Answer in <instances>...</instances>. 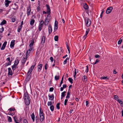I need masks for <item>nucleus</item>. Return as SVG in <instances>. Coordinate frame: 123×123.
Segmentation results:
<instances>
[{
    "label": "nucleus",
    "mask_w": 123,
    "mask_h": 123,
    "mask_svg": "<svg viewBox=\"0 0 123 123\" xmlns=\"http://www.w3.org/2000/svg\"><path fill=\"white\" fill-rule=\"evenodd\" d=\"M24 97L25 104L27 105H29L30 103L31 99L26 91L24 93Z\"/></svg>",
    "instance_id": "nucleus-1"
},
{
    "label": "nucleus",
    "mask_w": 123,
    "mask_h": 123,
    "mask_svg": "<svg viewBox=\"0 0 123 123\" xmlns=\"http://www.w3.org/2000/svg\"><path fill=\"white\" fill-rule=\"evenodd\" d=\"M39 116L40 121L41 122H43L45 119L44 114L41 107L39 109Z\"/></svg>",
    "instance_id": "nucleus-2"
},
{
    "label": "nucleus",
    "mask_w": 123,
    "mask_h": 123,
    "mask_svg": "<svg viewBox=\"0 0 123 123\" xmlns=\"http://www.w3.org/2000/svg\"><path fill=\"white\" fill-rule=\"evenodd\" d=\"M85 21L86 26L87 27L89 26L91 23V20L89 18H86L85 19Z\"/></svg>",
    "instance_id": "nucleus-3"
},
{
    "label": "nucleus",
    "mask_w": 123,
    "mask_h": 123,
    "mask_svg": "<svg viewBox=\"0 0 123 123\" xmlns=\"http://www.w3.org/2000/svg\"><path fill=\"white\" fill-rule=\"evenodd\" d=\"M31 11V5H29L27 7L26 12L27 16H29L30 15Z\"/></svg>",
    "instance_id": "nucleus-4"
},
{
    "label": "nucleus",
    "mask_w": 123,
    "mask_h": 123,
    "mask_svg": "<svg viewBox=\"0 0 123 123\" xmlns=\"http://www.w3.org/2000/svg\"><path fill=\"white\" fill-rule=\"evenodd\" d=\"M116 100L120 105L121 106H123V102L119 98L117 95H116Z\"/></svg>",
    "instance_id": "nucleus-5"
},
{
    "label": "nucleus",
    "mask_w": 123,
    "mask_h": 123,
    "mask_svg": "<svg viewBox=\"0 0 123 123\" xmlns=\"http://www.w3.org/2000/svg\"><path fill=\"white\" fill-rule=\"evenodd\" d=\"M44 23V22L43 20L41 21L38 26L39 30V31H41L42 28L43 27Z\"/></svg>",
    "instance_id": "nucleus-6"
},
{
    "label": "nucleus",
    "mask_w": 123,
    "mask_h": 123,
    "mask_svg": "<svg viewBox=\"0 0 123 123\" xmlns=\"http://www.w3.org/2000/svg\"><path fill=\"white\" fill-rule=\"evenodd\" d=\"M35 65L36 64H35L34 65H32L30 67L27 73V74H28L29 75L31 74Z\"/></svg>",
    "instance_id": "nucleus-7"
},
{
    "label": "nucleus",
    "mask_w": 123,
    "mask_h": 123,
    "mask_svg": "<svg viewBox=\"0 0 123 123\" xmlns=\"http://www.w3.org/2000/svg\"><path fill=\"white\" fill-rule=\"evenodd\" d=\"M46 6L47 7L46 12L48 15H49L50 14V10L49 6L47 4L46 5Z\"/></svg>",
    "instance_id": "nucleus-8"
},
{
    "label": "nucleus",
    "mask_w": 123,
    "mask_h": 123,
    "mask_svg": "<svg viewBox=\"0 0 123 123\" xmlns=\"http://www.w3.org/2000/svg\"><path fill=\"white\" fill-rule=\"evenodd\" d=\"M113 8V7L112 6L109 7L107 8L106 11V13L107 14L110 13L112 10Z\"/></svg>",
    "instance_id": "nucleus-9"
},
{
    "label": "nucleus",
    "mask_w": 123,
    "mask_h": 123,
    "mask_svg": "<svg viewBox=\"0 0 123 123\" xmlns=\"http://www.w3.org/2000/svg\"><path fill=\"white\" fill-rule=\"evenodd\" d=\"M90 31V29L89 28H88L86 29V31L85 35L83 36V37L84 39H85L87 37V36Z\"/></svg>",
    "instance_id": "nucleus-10"
},
{
    "label": "nucleus",
    "mask_w": 123,
    "mask_h": 123,
    "mask_svg": "<svg viewBox=\"0 0 123 123\" xmlns=\"http://www.w3.org/2000/svg\"><path fill=\"white\" fill-rule=\"evenodd\" d=\"M6 61H9V62H8L6 63V66H7L9 65H11V63H12V60H11V61L10 60V57H7L6 58Z\"/></svg>",
    "instance_id": "nucleus-11"
},
{
    "label": "nucleus",
    "mask_w": 123,
    "mask_h": 123,
    "mask_svg": "<svg viewBox=\"0 0 123 123\" xmlns=\"http://www.w3.org/2000/svg\"><path fill=\"white\" fill-rule=\"evenodd\" d=\"M11 2V1L8 0H5V5L6 7L9 6V4Z\"/></svg>",
    "instance_id": "nucleus-12"
},
{
    "label": "nucleus",
    "mask_w": 123,
    "mask_h": 123,
    "mask_svg": "<svg viewBox=\"0 0 123 123\" xmlns=\"http://www.w3.org/2000/svg\"><path fill=\"white\" fill-rule=\"evenodd\" d=\"M7 42L6 41L3 44L1 48L0 49L1 50H3L5 49V47L7 44Z\"/></svg>",
    "instance_id": "nucleus-13"
},
{
    "label": "nucleus",
    "mask_w": 123,
    "mask_h": 123,
    "mask_svg": "<svg viewBox=\"0 0 123 123\" xmlns=\"http://www.w3.org/2000/svg\"><path fill=\"white\" fill-rule=\"evenodd\" d=\"M43 65L42 64H40L38 65L37 66V71L38 72H40L42 68Z\"/></svg>",
    "instance_id": "nucleus-14"
},
{
    "label": "nucleus",
    "mask_w": 123,
    "mask_h": 123,
    "mask_svg": "<svg viewBox=\"0 0 123 123\" xmlns=\"http://www.w3.org/2000/svg\"><path fill=\"white\" fill-rule=\"evenodd\" d=\"M27 59L25 58L24 56L22 59L21 60V63L22 64V65H25V63Z\"/></svg>",
    "instance_id": "nucleus-15"
},
{
    "label": "nucleus",
    "mask_w": 123,
    "mask_h": 123,
    "mask_svg": "<svg viewBox=\"0 0 123 123\" xmlns=\"http://www.w3.org/2000/svg\"><path fill=\"white\" fill-rule=\"evenodd\" d=\"M15 40H14L12 41L10 44V47L11 48H13L15 44Z\"/></svg>",
    "instance_id": "nucleus-16"
},
{
    "label": "nucleus",
    "mask_w": 123,
    "mask_h": 123,
    "mask_svg": "<svg viewBox=\"0 0 123 123\" xmlns=\"http://www.w3.org/2000/svg\"><path fill=\"white\" fill-rule=\"evenodd\" d=\"M8 75L12 76L13 74V73L11 68H8Z\"/></svg>",
    "instance_id": "nucleus-17"
},
{
    "label": "nucleus",
    "mask_w": 123,
    "mask_h": 123,
    "mask_svg": "<svg viewBox=\"0 0 123 123\" xmlns=\"http://www.w3.org/2000/svg\"><path fill=\"white\" fill-rule=\"evenodd\" d=\"M48 31L49 34H50L52 32V28L51 25H49L48 27Z\"/></svg>",
    "instance_id": "nucleus-18"
},
{
    "label": "nucleus",
    "mask_w": 123,
    "mask_h": 123,
    "mask_svg": "<svg viewBox=\"0 0 123 123\" xmlns=\"http://www.w3.org/2000/svg\"><path fill=\"white\" fill-rule=\"evenodd\" d=\"M49 99L51 100H53L54 98V95L53 94H52L51 95H48Z\"/></svg>",
    "instance_id": "nucleus-19"
},
{
    "label": "nucleus",
    "mask_w": 123,
    "mask_h": 123,
    "mask_svg": "<svg viewBox=\"0 0 123 123\" xmlns=\"http://www.w3.org/2000/svg\"><path fill=\"white\" fill-rule=\"evenodd\" d=\"M41 43H44L45 41V37L44 36H43L41 37Z\"/></svg>",
    "instance_id": "nucleus-20"
},
{
    "label": "nucleus",
    "mask_w": 123,
    "mask_h": 123,
    "mask_svg": "<svg viewBox=\"0 0 123 123\" xmlns=\"http://www.w3.org/2000/svg\"><path fill=\"white\" fill-rule=\"evenodd\" d=\"M32 119L33 122H34L35 120V115L34 112L32 113L31 115Z\"/></svg>",
    "instance_id": "nucleus-21"
},
{
    "label": "nucleus",
    "mask_w": 123,
    "mask_h": 123,
    "mask_svg": "<svg viewBox=\"0 0 123 123\" xmlns=\"http://www.w3.org/2000/svg\"><path fill=\"white\" fill-rule=\"evenodd\" d=\"M78 70L76 69V68H75L74 73V79H75L76 78V76L77 74V73H78Z\"/></svg>",
    "instance_id": "nucleus-22"
},
{
    "label": "nucleus",
    "mask_w": 123,
    "mask_h": 123,
    "mask_svg": "<svg viewBox=\"0 0 123 123\" xmlns=\"http://www.w3.org/2000/svg\"><path fill=\"white\" fill-rule=\"evenodd\" d=\"M34 43V41L33 39L31 40L29 44L30 47H32Z\"/></svg>",
    "instance_id": "nucleus-23"
},
{
    "label": "nucleus",
    "mask_w": 123,
    "mask_h": 123,
    "mask_svg": "<svg viewBox=\"0 0 123 123\" xmlns=\"http://www.w3.org/2000/svg\"><path fill=\"white\" fill-rule=\"evenodd\" d=\"M82 79L84 82H86L87 81V77L86 76H84L82 77Z\"/></svg>",
    "instance_id": "nucleus-24"
},
{
    "label": "nucleus",
    "mask_w": 123,
    "mask_h": 123,
    "mask_svg": "<svg viewBox=\"0 0 123 123\" xmlns=\"http://www.w3.org/2000/svg\"><path fill=\"white\" fill-rule=\"evenodd\" d=\"M69 57H67L63 62V64L64 65L66 64L68 61H69Z\"/></svg>",
    "instance_id": "nucleus-25"
},
{
    "label": "nucleus",
    "mask_w": 123,
    "mask_h": 123,
    "mask_svg": "<svg viewBox=\"0 0 123 123\" xmlns=\"http://www.w3.org/2000/svg\"><path fill=\"white\" fill-rule=\"evenodd\" d=\"M14 7L12 8L13 9L16 10L18 8V6L15 3L14 4Z\"/></svg>",
    "instance_id": "nucleus-26"
},
{
    "label": "nucleus",
    "mask_w": 123,
    "mask_h": 123,
    "mask_svg": "<svg viewBox=\"0 0 123 123\" xmlns=\"http://www.w3.org/2000/svg\"><path fill=\"white\" fill-rule=\"evenodd\" d=\"M35 20L34 19H31L30 22V24L32 26L34 25Z\"/></svg>",
    "instance_id": "nucleus-27"
},
{
    "label": "nucleus",
    "mask_w": 123,
    "mask_h": 123,
    "mask_svg": "<svg viewBox=\"0 0 123 123\" xmlns=\"http://www.w3.org/2000/svg\"><path fill=\"white\" fill-rule=\"evenodd\" d=\"M23 27L20 25H19L18 26L17 29V31L18 32H20V31L22 29Z\"/></svg>",
    "instance_id": "nucleus-28"
},
{
    "label": "nucleus",
    "mask_w": 123,
    "mask_h": 123,
    "mask_svg": "<svg viewBox=\"0 0 123 123\" xmlns=\"http://www.w3.org/2000/svg\"><path fill=\"white\" fill-rule=\"evenodd\" d=\"M17 66V65L14 64L12 66V69L13 71L16 70Z\"/></svg>",
    "instance_id": "nucleus-29"
},
{
    "label": "nucleus",
    "mask_w": 123,
    "mask_h": 123,
    "mask_svg": "<svg viewBox=\"0 0 123 123\" xmlns=\"http://www.w3.org/2000/svg\"><path fill=\"white\" fill-rule=\"evenodd\" d=\"M71 92L68 91L67 93V96L66 97V99L69 98L70 97V93Z\"/></svg>",
    "instance_id": "nucleus-30"
},
{
    "label": "nucleus",
    "mask_w": 123,
    "mask_h": 123,
    "mask_svg": "<svg viewBox=\"0 0 123 123\" xmlns=\"http://www.w3.org/2000/svg\"><path fill=\"white\" fill-rule=\"evenodd\" d=\"M19 62V60L18 59H16L15 61L14 64L17 65Z\"/></svg>",
    "instance_id": "nucleus-31"
},
{
    "label": "nucleus",
    "mask_w": 123,
    "mask_h": 123,
    "mask_svg": "<svg viewBox=\"0 0 123 123\" xmlns=\"http://www.w3.org/2000/svg\"><path fill=\"white\" fill-rule=\"evenodd\" d=\"M27 75L28 76L26 78V81H28L31 78V76L30 75V74H27Z\"/></svg>",
    "instance_id": "nucleus-32"
},
{
    "label": "nucleus",
    "mask_w": 123,
    "mask_h": 123,
    "mask_svg": "<svg viewBox=\"0 0 123 123\" xmlns=\"http://www.w3.org/2000/svg\"><path fill=\"white\" fill-rule=\"evenodd\" d=\"M84 8L85 10H87L88 9L89 7L85 3L84 5Z\"/></svg>",
    "instance_id": "nucleus-33"
},
{
    "label": "nucleus",
    "mask_w": 123,
    "mask_h": 123,
    "mask_svg": "<svg viewBox=\"0 0 123 123\" xmlns=\"http://www.w3.org/2000/svg\"><path fill=\"white\" fill-rule=\"evenodd\" d=\"M46 20H48L49 21H50L51 19V18H50V15H48L47 16L46 18L45 19Z\"/></svg>",
    "instance_id": "nucleus-34"
},
{
    "label": "nucleus",
    "mask_w": 123,
    "mask_h": 123,
    "mask_svg": "<svg viewBox=\"0 0 123 123\" xmlns=\"http://www.w3.org/2000/svg\"><path fill=\"white\" fill-rule=\"evenodd\" d=\"M49 67L47 63H46L45 65L44 68L45 70V71L46 72L48 68Z\"/></svg>",
    "instance_id": "nucleus-35"
},
{
    "label": "nucleus",
    "mask_w": 123,
    "mask_h": 123,
    "mask_svg": "<svg viewBox=\"0 0 123 123\" xmlns=\"http://www.w3.org/2000/svg\"><path fill=\"white\" fill-rule=\"evenodd\" d=\"M6 21L5 20H3L0 23V25H3L6 23Z\"/></svg>",
    "instance_id": "nucleus-36"
},
{
    "label": "nucleus",
    "mask_w": 123,
    "mask_h": 123,
    "mask_svg": "<svg viewBox=\"0 0 123 123\" xmlns=\"http://www.w3.org/2000/svg\"><path fill=\"white\" fill-rule=\"evenodd\" d=\"M54 106L53 105H52L50 106V108L51 111L53 112L54 110Z\"/></svg>",
    "instance_id": "nucleus-37"
},
{
    "label": "nucleus",
    "mask_w": 123,
    "mask_h": 123,
    "mask_svg": "<svg viewBox=\"0 0 123 123\" xmlns=\"http://www.w3.org/2000/svg\"><path fill=\"white\" fill-rule=\"evenodd\" d=\"M49 21L46 20V19H45V20L44 22V24L45 25H48Z\"/></svg>",
    "instance_id": "nucleus-38"
},
{
    "label": "nucleus",
    "mask_w": 123,
    "mask_h": 123,
    "mask_svg": "<svg viewBox=\"0 0 123 123\" xmlns=\"http://www.w3.org/2000/svg\"><path fill=\"white\" fill-rule=\"evenodd\" d=\"M68 80L72 84L73 83V79L70 78L69 77L68 78Z\"/></svg>",
    "instance_id": "nucleus-39"
},
{
    "label": "nucleus",
    "mask_w": 123,
    "mask_h": 123,
    "mask_svg": "<svg viewBox=\"0 0 123 123\" xmlns=\"http://www.w3.org/2000/svg\"><path fill=\"white\" fill-rule=\"evenodd\" d=\"M63 78H64V77L63 76L62 77V80L61 81V82L60 83V85H59V87H61V86L62 85V84L63 83Z\"/></svg>",
    "instance_id": "nucleus-40"
},
{
    "label": "nucleus",
    "mask_w": 123,
    "mask_h": 123,
    "mask_svg": "<svg viewBox=\"0 0 123 123\" xmlns=\"http://www.w3.org/2000/svg\"><path fill=\"white\" fill-rule=\"evenodd\" d=\"M60 103H58L57 104L56 106V107L58 110H59L60 108Z\"/></svg>",
    "instance_id": "nucleus-41"
},
{
    "label": "nucleus",
    "mask_w": 123,
    "mask_h": 123,
    "mask_svg": "<svg viewBox=\"0 0 123 123\" xmlns=\"http://www.w3.org/2000/svg\"><path fill=\"white\" fill-rule=\"evenodd\" d=\"M109 78H108L107 77L104 76L101 77V80L102 79H105V80H108L109 79Z\"/></svg>",
    "instance_id": "nucleus-42"
},
{
    "label": "nucleus",
    "mask_w": 123,
    "mask_h": 123,
    "mask_svg": "<svg viewBox=\"0 0 123 123\" xmlns=\"http://www.w3.org/2000/svg\"><path fill=\"white\" fill-rule=\"evenodd\" d=\"M54 40L55 41H57L58 40V37L57 36H55L54 37Z\"/></svg>",
    "instance_id": "nucleus-43"
},
{
    "label": "nucleus",
    "mask_w": 123,
    "mask_h": 123,
    "mask_svg": "<svg viewBox=\"0 0 123 123\" xmlns=\"http://www.w3.org/2000/svg\"><path fill=\"white\" fill-rule=\"evenodd\" d=\"M8 110L10 111H15V108H10Z\"/></svg>",
    "instance_id": "nucleus-44"
},
{
    "label": "nucleus",
    "mask_w": 123,
    "mask_h": 123,
    "mask_svg": "<svg viewBox=\"0 0 123 123\" xmlns=\"http://www.w3.org/2000/svg\"><path fill=\"white\" fill-rule=\"evenodd\" d=\"M59 75H55V79L56 80H58L59 79Z\"/></svg>",
    "instance_id": "nucleus-45"
},
{
    "label": "nucleus",
    "mask_w": 123,
    "mask_h": 123,
    "mask_svg": "<svg viewBox=\"0 0 123 123\" xmlns=\"http://www.w3.org/2000/svg\"><path fill=\"white\" fill-rule=\"evenodd\" d=\"M66 92L65 91H64L62 93L61 96L62 97H64L65 96V93Z\"/></svg>",
    "instance_id": "nucleus-46"
},
{
    "label": "nucleus",
    "mask_w": 123,
    "mask_h": 123,
    "mask_svg": "<svg viewBox=\"0 0 123 123\" xmlns=\"http://www.w3.org/2000/svg\"><path fill=\"white\" fill-rule=\"evenodd\" d=\"M122 41V39L120 38L119 40L118 41V44H121V43Z\"/></svg>",
    "instance_id": "nucleus-47"
},
{
    "label": "nucleus",
    "mask_w": 123,
    "mask_h": 123,
    "mask_svg": "<svg viewBox=\"0 0 123 123\" xmlns=\"http://www.w3.org/2000/svg\"><path fill=\"white\" fill-rule=\"evenodd\" d=\"M40 53V52L39 51L37 50L36 54V56L37 57L39 55Z\"/></svg>",
    "instance_id": "nucleus-48"
},
{
    "label": "nucleus",
    "mask_w": 123,
    "mask_h": 123,
    "mask_svg": "<svg viewBox=\"0 0 123 123\" xmlns=\"http://www.w3.org/2000/svg\"><path fill=\"white\" fill-rule=\"evenodd\" d=\"M54 26L58 27V22L57 21H55Z\"/></svg>",
    "instance_id": "nucleus-49"
},
{
    "label": "nucleus",
    "mask_w": 123,
    "mask_h": 123,
    "mask_svg": "<svg viewBox=\"0 0 123 123\" xmlns=\"http://www.w3.org/2000/svg\"><path fill=\"white\" fill-rule=\"evenodd\" d=\"M52 104L51 101H49L48 102L47 105L48 106H51V105H52Z\"/></svg>",
    "instance_id": "nucleus-50"
},
{
    "label": "nucleus",
    "mask_w": 123,
    "mask_h": 123,
    "mask_svg": "<svg viewBox=\"0 0 123 123\" xmlns=\"http://www.w3.org/2000/svg\"><path fill=\"white\" fill-rule=\"evenodd\" d=\"M8 121L9 122H12V119L10 117H8Z\"/></svg>",
    "instance_id": "nucleus-51"
},
{
    "label": "nucleus",
    "mask_w": 123,
    "mask_h": 123,
    "mask_svg": "<svg viewBox=\"0 0 123 123\" xmlns=\"http://www.w3.org/2000/svg\"><path fill=\"white\" fill-rule=\"evenodd\" d=\"M4 30V28L2 27L0 29V33H2Z\"/></svg>",
    "instance_id": "nucleus-52"
},
{
    "label": "nucleus",
    "mask_w": 123,
    "mask_h": 123,
    "mask_svg": "<svg viewBox=\"0 0 123 123\" xmlns=\"http://www.w3.org/2000/svg\"><path fill=\"white\" fill-rule=\"evenodd\" d=\"M66 46L67 48L68 49V50L69 51V53H70V48L69 45H68L67 43L66 44Z\"/></svg>",
    "instance_id": "nucleus-53"
},
{
    "label": "nucleus",
    "mask_w": 123,
    "mask_h": 123,
    "mask_svg": "<svg viewBox=\"0 0 123 123\" xmlns=\"http://www.w3.org/2000/svg\"><path fill=\"white\" fill-rule=\"evenodd\" d=\"M86 70H85V72L87 73L88 72V66H86Z\"/></svg>",
    "instance_id": "nucleus-54"
},
{
    "label": "nucleus",
    "mask_w": 123,
    "mask_h": 123,
    "mask_svg": "<svg viewBox=\"0 0 123 123\" xmlns=\"http://www.w3.org/2000/svg\"><path fill=\"white\" fill-rule=\"evenodd\" d=\"M68 101V99H67L65 100L64 103V105L65 106H66L67 105V103Z\"/></svg>",
    "instance_id": "nucleus-55"
},
{
    "label": "nucleus",
    "mask_w": 123,
    "mask_h": 123,
    "mask_svg": "<svg viewBox=\"0 0 123 123\" xmlns=\"http://www.w3.org/2000/svg\"><path fill=\"white\" fill-rule=\"evenodd\" d=\"M58 27L57 26H54V32L56 31L57 30Z\"/></svg>",
    "instance_id": "nucleus-56"
},
{
    "label": "nucleus",
    "mask_w": 123,
    "mask_h": 123,
    "mask_svg": "<svg viewBox=\"0 0 123 123\" xmlns=\"http://www.w3.org/2000/svg\"><path fill=\"white\" fill-rule=\"evenodd\" d=\"M54 89L53 87H51L49 89V91L52 92H53V91Z\"/></svg>",
    "instance_id": "nucleus-57"
},
{
    "label": "nucleus",
    "mask_w": 123,
    "mask_h": 123,
    "mask_svg": "<svg viewBox=\"0 0 123 123\" xmlns=\"http://www.w3.org/2000/svg\"><path fill=\"white\" fill-rule=\"evenodd\" d=\"M23 123H28V122L26 119H24L23 121Z\"/></svg>",
    "instance_id": "nucleus-58"
},
{
    "label": "nucleus",
    "mask_w": 123,
    "mask_h": 123,
    "mask_svg": "<svg viewBox=\"0 0 123 123\" xmlns=\"http://www.w3.org/2000/svg\"><path fill=\"white\" fill-rule=\"evenodd\" d=\"M72 85H70L68 87V91L71 92L70 88L72 87Z\"/></svg>",
    "instance_id": "nucleus-59"
},
{
    "label": "nucleus",
    "mask_w": 123,
    "mask_h": 123,
    "mask_svg": "<svg viewBox=\"0 0 123 123\" xmlns=\"http://www.w3.org/2000/svg\"><path fill=\"white\" fill-rule=\"evenodd\" d=\"M50 61H51V62H53V60H54V59H53V57L52 56L50 57Z\"/></svg>",
    "instance_id": "nucleus-60"
},
{
    "label": "nucleus",
    "mask_w": 123,
    "mask_h": 123,
    "mask_svg": "<svg viewBox=\"0 0 123 123\" xmlns=\"http://www.w3.org/2000/svg\"><path fill=\"white\" fill-rule=\"evenodd\" d=\"M67 86L66 84H64L63 85V87L64 88H65Z\"/></svg>",
    "instance_id": "nucleus-61"
},
{
    "label": "nucleus",
    "mask_w": 123,
    "mask_h": 123,
    "mask_svg": "<svg viewBox=\"0 0 123 123\" xmlns=\"http://www.w3.org/2000/svg\"><path fill=\"white\" fill-rule=\"evenodd\" d=\"M89 102L88 101H86V105L87 106H89Z\"/></svg>",
    "instance_id": "nucleus-62"
},
{
    "label": "nucleus",
    "mask_w": 123,
    "mask_h": 123,
    "mask_svg": "<svg viewBox=\"0 0 123 123\" xmlns=\"http://www.w3.org/2000/svg\"><path fill=\"white\" fill-rule=\"evenodd\" d=\"M100 57V56L98 55H96L95 56V57L96 58H99Z\"/></svg>",
    "instance_id": "nucleus-63"
},
{
    "label": "nucleus",
    "mask_w": 123,
    "mask_h": 123,
    "mask_svg": "<svg viewBox=\"0 0 123 123\" xmlns=\"http://www.w3.org/2000/svg\"><path fill=\"white\" fill-rule=\"evenodd\" d=\"M14 121L16 123H20L19 122H18L17 120L14 117Z\"/></svg>",
    "instance_id": "nucleus-64"
}]
</instances>
